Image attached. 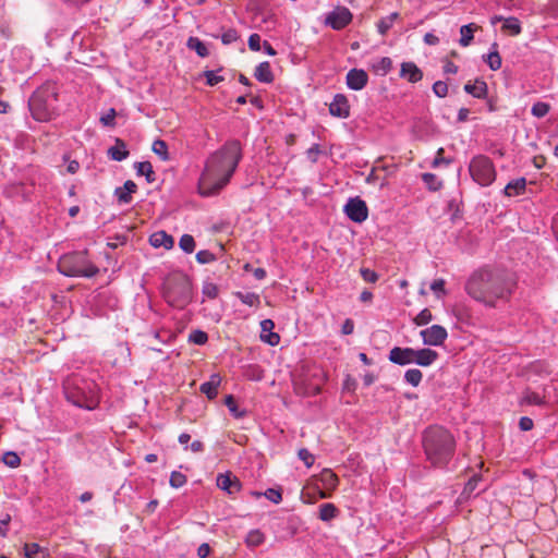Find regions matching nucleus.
Segmentation results:
<instances>
[{"instance_id":"6ab92c4d","label":"nucleus","mask_w":558,"mask_h":558,"mask_svg":"<svg viewBox=\"0 0 558 558\" xmlns=\"http://www.w3.org/2000/svg\"><path fill=\"white\" fill-rule=\"evenodd\" d=\"M438 356L439 355L436 351L428 348L420 350L414 349V363L423 367L432 365L438 359Z\"/></svg>"},{"instance_id":"8fccbe9b","label":"nucleus","mask_w":558,"mask_h":558,"mask_svg":"<svg viewBox=\"0 0 558 558\" xmlns=\"http://www.w3.org/2000/svg\"><path fill=\"white\" fill-rule=\"evenodd\" d=\"M143 175L146 178L148 183L156 181L155 172L149 161H142V177Z\"/></svg>"},{"instance_id":"c9c22d12","label":"nucleus","mask_w":558,"mask_h":558,"mask_svg":"<svg viewBox=\"0 0 558 558\" xmlns=\"http://www.w3.org/2000/svg\"><path fill=\"white\" fill-rule=\"evenodd\" d=\"M202 293L208 299H216L219 294L218 286L211 281L205 280L202 287Z\"/></svg>"},{"instance_id":"680f3d73","label":"nucleus","mask_w":558,"mask_h":558,"mask_svg":"<svg viewBox=\"0 0 558 558\" xmlns=\"http://www.w3.org/2000/svg\"><path fill=\"white\" fill-rule=\"evenodd\" d=\"M524 401L529 404L538 405L542 403V398L536 392H527L524 397Z\"/></svg>"},{"instance_id":"2f4dec72","label":"nucleus","mask_w":558,"mask_h":558,"mask_svg":"<svg viewBox=\"0 0 558 558\" xmlns=\"http://www.w3.org/2000/svg\"><path fill=\"white\" fill-rule=\"evenodd\" d=\"M234 295L244 304L248 306H258L260 303L259 295L254 292L238 291Z\"/></svg>"},{"instance_id":"a878e982","label":"nucleus","mask_w":558,"mask_h":558,"mask_svg":"<svg viewBox=\"0 0 558 558\" xmlns=\"http://www.w3.org/2000/svg\"><path fill=\"white\" fill-rule=\"evenodd\" d=\"M526 189V180L525 178H519L510 181L504 189V194L506 196H518L525 192Z\"/></svg>"},{"instance_id":"603ef678","label":"nucleus","mask_w":558,"mask_h":558,"mask_svg":"<svg viewBox=\"0 0 558 558\" xmlns=\"http://www.w3.org/2000/svg\"><path fill=\"white\" fill-rule=\"evenodd\" d=\"M433 92L434 94L439 97L444 98L448 94V85L444 81H437L433 84Z\"/></svg>"},{"instance_id":"79ce46f5","label":"nucleus","mask_w":558,"mask_h":558,"mask_svg":"<svg viewBox=\"0 0 558 558\" xmlns=\"http://www.w3.org/2000/svg\"><path fill=\"white\" fill-rule=\"evenodd\" d=\"M550 110V106L546 102L538 101L533 105L531 113L536 118L545 117Z\"/></svg>"},{"instance_id":"9d476101","label":"nucleus","mask_w":558,"mask_h":558,"mask_svg":"<svg viewBox=\"0 0 558 558\" xmlns=\"http://www.w3.org/2000/svg\"><path fill=\"white\" fill-rule=\"evenodd\" d=\"M344 213L352 221L361 223L367 219L368 208L363 199L354 197L345 204Z\"/></svg>"},{"instance_id":"a19ab883","label":"nucleus","mask_w":558,"mask_h":558,"mask_svg":"<svg viewBox=\"0 0 558 558\" xmlns=\"http://www.w3.org/2000/svg\"><path fill=\"white\" fill-rule=\"evenodd\" d=\"M392 66V61L388 57L380 58L375 64L374 69L377 73L385 75Z\"/></svg>"},{"instance_id":"0e129e2a","label":"nucleus","mask_w":558,"mask_h":558,"mask_svg":"<svg viewBox=\"0 0 558 558\" xmlns=\"http://www.w3.org/2000/svg\"><path fill=\"white\" fill-rule=\"evenodd\" d=\"M354 330V323L352 319L347 318L341 327V332L343 335H351Z\"/></svg>"},{"instance_id":"393cba45","label":"nucleus","mask_w":558,"mask_h":558,"mask_svg":"<svg viewBox=\"0 0 558 558\" xmlns=\"http://www.w3.org/2000/svg\"><path fill=\"white\" fill-rule=\"evenodd\" d=\"M108 157L116 161H122L129 156V150L126 149V144L120 140H116V145L111 146L107 150Z\"/></svg>"},{"instance_id":"423d86ee","label":"nucleus","mask_w":558,"mask_h":558,"mask_svg":"<svg viewBox=\"0 0 558 558\" xmlns=\"http://www.w3.org/2000/svg\"><path fill=\"white\" fill-rule=\"evenodd\" d=\"M58 87L53 82H46L31 96L28 107L36 121L48 122L57 116Z\"/></svg>"},{"instance_id":"3c124183","label":"nucleus","mask_w":558,"mask_h":558,"mask_svg":"<svg viewBox=\"0 0 558 558\" xmlns=\"http://www.w3.org/2000/svg\"><path fill=\"white\" fill-rule=\"evenodd\" d=\"M445 284L446 281L441 278L434 280L430 284V289L436 293L438 299L446 295Z\"/></svg>"},{"instance_id":"58836bf2","label":"nucleus","mask_w":558,"mask_h":558,"mask_svg":"<svg viewBox=\"0 0 558 558\" xmlns=\"http://www.w3.org/2000/svg\"><path fill=\"white\" fill-rule=\"evenodd\" d=\"M397 17H398V13H391L390 15H388V16H386V17H384V19H381V20L378 22V24H377L378 32H379L380 34H386V33L390 29V27H391V25H392L393 21H395Z\"/></svg>"},{"instance_id":"c85d7f7f","label":"nucleus","mask_w":558,"mask_h":558,"mask_svg":"<svg viewBox=\"0 0 558 558\" xmlns=\"http://www.w3.org/2000/svg\"><path fill=\"white\" fill-rule=\"evenodd\" d=\"M339 515V509L330 502L319 506L318 518L324 522H329Z\"/></svg>"},{"instance_id":"052dcab7","label":"nucleus","mask_w":558,"mask_h":558,"mask_svg":"<svg viewBox=\"0 0 558 558\" xmlns=\"http://www.w3.org/2000/svg\"><path fill=\"white\" fill-rule=\"evenodd\" d=\"M482 31V27L475 23H469L460 27V35H473Z\"/></svg>"},{"instance_id":"f704fd0d","label":"nucleus","mask_w":558,"mask_h":558,"mask_svg":"<svg viewBox=\"0 0 558 558\" xmlns=\"http://www.w3.org/2000/svg\"><path fill=\"white\" fill-rule=\"evenodd\" d=\"M423 374L418 368H410L404 374V379L407 383L416 387L422 381Z\"/></svg>"},{"instance_id":"f3484780","label":"nucleus","mask_w":558,"mask_h":558,"mask_svg":"<svg viewBox=\"0 0 558 558\" xmlns=\"http://www.w3.org/2000/svg\"><path fill=\"white\" fill-rule=\"evenodd\" d=\"M275 327V323L271 319H264L260 323L262 333L260 339L262 341L268 343L269 345H277L280 342V336L277 332H272L271 330Z\"/></svg>"},{"instance_id":"2eb2a0df","label":"nucleus","mask_w":558,"mask_h":558,"mask_svg":"<svg viewBox=\"0 0 558 558\" xmlns=\"http://www.w3.org/2000/svg\"><path fill=\"white\" fill-rule=\"evenodd\" d=\"M345 80L350 89L361 90L366 86L368 82V75L362 69H352L348 72Z\"/></svg>"},{"instance_id":"5701e85b","label":"nucleus","mask_w":558,"mask_h":558,"mask_svg":"<svg viewBox=\"0 0 558 558\" xmlns=\"http://www.w3.org/2000/svg\"><path fill=\"white\" fill-rule=\"evenodd\" d=\"M221 383V377L219 374H213L208 381H205L201 385L199 390L202 393L206 395L209 400H213L218 395V387Z\"/></svg>"},{"instance_id":"e433bc0d","label":"nucleus","mask_w":558,"mask_h":558,"mask_svg":"<svg viewBox=\"0 0 558 558\" xmlns=\"http://www.w3.org/2000/svg\"><path fill=\"white\" fill-rule=\"evenodd\" d=\"M482 481V475L480 474H474L469 481L468 483L465 484L464 488H463V492H462V495L465 496V497H470L474 492L475 489L477 488V485L478 483Z\"/></svg>"},{"instance_id":"e2e57ef3","label":"nucleus","mask_w":558,"mask_h":558,"mask_svg":"<svg viewBox=\"0 0 558 558\" xmlns=\"http://www.w3.org/2000/svg\"><path fill=\"white\" fill-rule=\"evenodd\" d=\"M533 425V420L527 416H523L519 421V427L524 432L531 430Z\"/></svg>"},{"instance_id":"09e8293b","label":"nucleus","mask_w":558,"mask_h":558,"mask_svg":"<svg viewBox=\"0 0 558 558\" xmlns=\"http://www.w3.org/2000/svg\"><path fill=\"white\" fill-rule=\"evenodd\" d=\"M196 260L199 263V264H209L214 260H216V256L214 253H211L210 251L208 250H202V251H198L196 253Z\"/></svg>"},{"instance_id":"5fc2aeb1","label":"nucleus","mask_w":558,"mask_h":558,"mask_svg":"<svg viewBox=\"0 0 558 558\" xmlns=\"http://www.w3.org/2000/svg\"><path fill=\"white\" fill-rule=\"evenodd\" d=\"M3 462L11 468H16L21 464V459L15 452L9 451L3 456Z\"/></svg>"},{"instance_id":"7c9ffc66","label":"nucleus","mask_w":558,"mask_h":558,"mask_svg":"<svg viewBox=\"0 0 558 558\" xmlns=\"http://www.w3.org/2000/svg\"><path fill=\"white\" fill-rule=\"evenodd\" d=\"M264 541H265V535L258 529L251 530L245 537V544L248 547H257V546L262 545L264 543Z\"/></svg>"},{"instance_id":"72a5a7b5","label":"nucleus","mask_w":558,"mask_h":558,"mask_svg":"<svg viewBox=\"0 0 558 558\" xmlns=\"http://www.w3.org/2000/svg\"><path fill=\"white\" fill-rule=\"evenodd\" d=\"M179 246L183 252L191 254L194 252L196 243L191 234H183L180 238Z\"/></svg>"},{"instance_id":"69168bd1","label":"nucleus","mask_w":558,"mask_h":558,"mask_svg":"<svg viewBox=\"0 0 558 558\" xmlns=\"http://www.w3.org/2000/svg\"><path fill=\"white\" fill-rule=\"evenodd\" d=\"M210 550H211L210 546L207 543H203L197 548V556L199 558H206L209 556Z\"/></svg>"},{"instance_id":"aec40b11","label":"nucleus","mask_w":558,"mask_h":558,"mask_svg":"<svg viewBox=\"0 0 558 558\" xmlns=\"http://www.w3.org/2000/svg\"><path fill=\"white\" fill-rule=\"evenodd\" d=\"M137 192V184L128 180L123 186H119L114 191V195L120 204H129L132 199V194Z\"/></svg>"},{"instance_id":"39448f33","label":"nucleus","mask_w":558,"mask_h":558,"mask_svg":"<svg viewBox=\"0 0 558 558\" xmlns=\"http://www.w3.org/2000/svg\"><path fill=\"white\" fill-rule=\"evenodd\" d=\"M162 296L171 307L185 308L194 296L191 278L180 270L170 272L162 282Z\"/></svg>"},{"instance_id":"cd10ccee","label":"nucleus","mask_w":558,"mask_h":558,"mask_svg":"<svg viewBox=\"0 0 558 558\" xmlns=\"http://www.w3.org/2000/svg\"><path fill=\"white\" fill-rule=\"evenodd\" d=\"M484 58L490 70L497 71L501 68V57L498 51L497 43L492 45L489 53Z\"/></svg>"},{"instance_id":"1a4fd4ad","label":"nucleus","mask_w":558,"mask_h":558,"mask_svg":"<svg viewBox=\"0 0 558 558\" xmlns=\"http://www.w3.org/2000/svg\"><path fill=\"white\" fill-rule=\"evenodd\" d=\"M352 21V13L345 7H337L326 15L325 24L335 31H341Z\"/></svg>"},{"instance_id":"774afa93","label":"nucleus","mask_w":558,"mask_h":558,"mask_svg":"<svg viewBox=\"0 0 558 558\" xmlns=\"http://www.w3.org/2000/svg\"><path fill=\"white\" fill-rule=\"evenodd\" d=\"M444 72L446 74H456L458 72V66L453 62L447 60L444 65Z\"/></svg>"},{"instance_id":"f8f14e48","label":"nucleus","mask_w":558,"mask_h":558,"mask_svg":"<svg viewBox=\"0 0 558 558\" xmlns=\"http://www.w3.org/2000/svg\"><path fill=\"white\" fill-rule=\"evenodd\" d=\"M329 113L332 117L347 119L350 117V105L345 95L336 94L329 104Z\"/></svg>"},{"instance_id":"bb28decb","label":"nucleus","mask_w":558,"mask_h":558,"mask_svg":"<svg viewBox=\"0 0 558 558\" xmlns=\"http://www.w3.org/2000/svg\"><path fill=\"white\" fill-rule=\"evenodd\" d=\"M254 76L262 83H271L274 81V74L271 72L269 62H260L255 69Z\"/></svg>"},{"instance_id":"338daca9","label":"nucleus","mask_w":558,"mask_h":558,"mask_svg":"<svg viewBox=\"0 0 558 558\" xmlns=\"http://www.w3.org/2000/svg\"><path fill=\"white\" fill-rule=\"evenodd\" d=\"M260 38L262 37H248V47L253 51H258L260 49Z\"/></svg>"},{"instance_id":"c03bdc74","label":"nucleus","mask_w":558,"mask_h":558,"mask_svg":"<svg viewBox=\"0 0 558 558\" xmlns=\"http://www.w3.org/2000/svg\"><path fill=\"white\" fill-rule=\"evenodd\" d=\"M26 558H35L44 548L37 543H26L23 547Z\"/></svg>"},{"instance_id":"0eeeda50","label":"nucleus","mask_w":558,"mask_h":558,"mask_svg":"<svg viewBox=\"0 0 558 558\" xmlns=\"http://www.w3.org/2000/svg\"><path fill=\"white\" fill-rule=\"evenodd\" d=\"M58 270L66 277L92 278L99 268L92 262L87 251H76L62 255L58 262Z\"/></svg>"},{"instance_id":"20e7f679","label":"nucleus","mask_w":558,"mask_h":558,"mask_svg":"<svg viewBox=\"0 0 558 558\" xmlns=\"http://www.w3.org/2000/svg\"><path fill=\"white\" fill-rule=\"evenodd\" d=\"M68 401L76 407L92 410L99 403V388L94 379L72 374L63 381Z\"/></svg>"},{"instance_id":"4d7b16f0","label":"nucleus","mask_w":558,"mask_h":558,"mask_svg":"<svg viewBox=\"0 0 558 558\" xmlns=\"http://www.w3.org/2000/svg\"><path fill=\"white\" fill-rule=\"evenodd\" d=\"M225 404L228 407V409L230 410V412L235 416V417H241L243 416V413L242 412H238V407H236V402H235V399L232 395H228L225 399Z\"/></svg>"},{"instance_id":"9b49d317","label":"nucleus","mask_w":558,"mask_h":558,"mask_svg":"<svg viewBox=\"0 0 558 558\" xmlns=\"http://www.w3.org/2000/svg\"><path fill=\"white\" fill-rule=\"evenodd\" d=\"M423 343L428 345H441L448 337V332L445 327L440 325H433L420 332Z\"/></svg>"},{"instance_id":"37998d69","label":"nucleus","mask_w":558,"mask_h":558,"mask_svg":"<svg viewBox=\"0 0 558 558\" xmlns=\"http://www.w3.org/2000/svg\"><path fill=\"white\" fill-rule=\"evenodd\" d=\"M433 320V314L428 308L422 310L416 317L413 319L414 324L417 326H424L429 324Z\"/></svg>"},{"instance_id":"6e6552de","label":"nucleus","mask_w":558,"mask_h":558,"mask_svg":"<svg viewBox=\"0 0 558 558\" xmlns=\"http://www.w3.org/2000/svg\"><path fill=\"white\" fill-rule=\"evenodd\" d=\"M469 172L472 180L481 186L492 185L497 177L493 160L485 155H476L471 159Z\"/></svg>"},{"instance_id":"864d4df0","label":"nucleus","mask_w":558,"mask_h":558,"mask_svg":"<svg viewBox=\"0 0 558 558\" xmlns=\"http://www.w3.org/2000/svg\"><path fill=\"white\" fill-rule=\"evenodd\" d=\"M263 495L274 504H280L282 500V493L280 489L268 488Z\"/></svg>"},{"instance_id":"bf43d9fd","label":"nucleus","mask_w":558,"mask_h":558,"mask_svg":"<svg viewBox=\"0 0 558 558\" xmlns=\"http://www.w3.org/2000/svg\"><path fill=\"white\" fill-rule=\"evenodd\" d=\"M360 274L366 282L375 283L378 280V275L369 268H361Z\"/></svg>"},{"instance_id":"4468645a","label":"nucleus","mask_w":558,"mask_h":558,"mask_svg":"<svg viewBox=\"0 0 558 558\" xmlns=\"http://www.w3.org/2000/svg\"><path fill=\"white\" fill-rule=\"evenodd\" d=\"M217 486L227 492L229 495L235 494L240 492L241 489V482L240 480L232 475V473H221L217 476Z\"/></svg>"},{"instance_id":"473e14b6","label":"nucleus","mask_w":558,"mask_h":558,"mask_svg":"<svg viewBox=\"0 0 558 558\" xmlns=\"http://www.w3.org/2000/svg\"><path fill=\"white\" fill-rule=\"evenodd\" d=\"M151 149L162 161L169 159L168 145L165 141L156 140L153 143Z\"/></svg>"},{"instance_id":"6e6d98bb","label":"nucleus","mask_w":558,"mask_h":558,"mask_svg":"<svg viewBox=\"0 0 558 558\" xmlns=\"http://www.w3.org/2000/svg\"><path fill=\"white\" fill-rule=\"evenodd\" d=\"M299 458L304 462V464L310 468L315 462V457L307 449L302 448L298 452Z\"/></svg>"},{"instance_id":"f257e3e1","label":"nucleus","mask_w":558,"mask_h":558,"mask_svg":"<svg viewBox=\"0 0 558 558\" xmlns=\"http://www.w3.org/2000/svg\"><path fill=\"white\" fill-rule=\"evenodd\" d=\"M243 157L240 141H227L218 150L213 153L205 165L198 181L202 196L217 195L231 180Z\"/></svg>"},{"instance_id":"a18cd8bd","label":"nucleus","mask_w":558,"mask_h":558,"mask_svg":"<svg viewBox=\"0 0 558 558\" xmlns=\"http://www.w3.org/2000/svg\"><path fill=\"white\" fill-rule=\"evenodd\" d=\"M186 476L183 473L173 471L170 475L169 483L173 488H180L186 483Z\"/></svg>"},{"instance_id":"4be33fe9","label":"nucleus","mask_w":558,"mask_h":558,"mask_svg":"<svg viewBox=\"0 0 558 558\" xmlns=\"http://www.w3.org/2000/svg\"><path fill=\"white\" fill-rule=\"evenodd\" d=\"M464 92L475 98L484 99L487 97L488 87L485 81L477 78L474 83L468 82L464 85Z\"/></svg>"},{"instance_id":"dca6fc26","label":"nucleus","mask_w":558,"mask_h":558,"mask_svg":"<svg viewBox=\"0 0 558 558\" xmlns=\"http://www.w3.org/2000/svg\"><path fill=\"white\" fill-rule=\"evenodd\" d=\"M492 24H500L499 29H495V32L499 31L501 33H509V35H517L521 32L520 22L515 17L504 19L501 16H494L492 19Z\"/></svg>"},{"instance_id":"a211bd4d","label":"nucleus","mask_w":558,"mask_h":558,"mask_svg":"<svg viewBox=\"0 0 558 558\" xmlns=\"http://www.w3.org/2000/svg\"><path fill=\"white\" fill-rule=\"evenodd\" d=\"M400 76L410 83H417L423 78V72L414 62H403Z\"/></svg>"},{"instance_id":"de8ad7c7","label":"nucleus","mask_w":558,"mask_h":558,"mask_svg":"<svg viewBox=\"0 0 558 558\" xmlns=\"http://www.w3.org/2000/svg\"><path fill=\"white\" fill-rule=\"evenodd\" d=\"M117 111L114 108H110L106 114L100 117V122L104 126L113 128L116 125Z\"/></svg>"},{"instance_id":"4c0bfd02","label":"nucleus","mask_w":558,"mask_h":558,"mask_svg":"<svg viewBox=\"0 0 558 558\" xmlns=\"http://www.w3.org/2000/svg\"><path fill=\"white\" fill-rule=\"evenodd\" d=\"M422 180L432 191H437L442 186L441 181H439L434 173H423Z\"/></svg>"},{"instance_id":"ea45409f","label":"nucleus","mask_w":558,"mask_h":558,"mask_svg":"<svg viewBox=\"0 0 558 558\" xmlns=\"http://www.w3.org/2000/svg\"><path fill=\"white\" fill-rule=\"evenodd\" d=\"M189 341L194 344L203 345L208 341V335L203 330L196 329L190 333Z\"/></svg>"},{"instance_id":"13d9d810","label":"nucleus","mask_w":558,"mask_h":558,"mask_svg":"<svg viewBox=\"0 0 558 558\" xmlns=\"http://www.w3.org/2000/svg\"><path fill=\"white\" fill-rule=\"evenodd\" d=\"M444 148H439L437 150V154H436V157L434 158L433 162H432V167L433 168H437L439 167L440 165H450L451 163V159H447L445 158L444 156Z\"/></svg>"},{"instance_id":"7ed1b4c3","label":"nucleus","mask_w":558,"mask_h":558,"mask_svg":"<svg viewBox=\"0 0 558 558\" xmlns=\"http://www.w3.org/2000/svg\"><path fill=\"white\" fill-rule=\"evenodd\" d=\"M425 460L430 468L441 471H452L451 465L457 450L453 434L441 425L426 427L421 437Z\"/></svg>"},{"instance_id":"412c9836","label":"nucleus","mask_w":558,"mask_h":558,"mask_svg":"<svg viewBox=\"0 0 558 558\" xmlns=\"http://www.w3.org/2000/svg\"><path fill=\"white\" fill-rule=\"evenodd\" d=\"M149 243L156 248L163 247L170 250L174 245V240L166 231H157L149 236Z\"/></svg>"},{"instance_id":"f03ea898","label":"nucleus","mask_w":558,"mask_h":558,"mask_svg":"<svg viewBox=\"0 0 558 558\" xmlns=\"http://www.w3.org/2000/svg\"><path fill=\"white\" fill-rule=\"evenodd\" d=\"M514 286L515 282L509 278L506 271L485 266L469 277L464 289L476 302L495 307L499 301H509Z\"/></svg>"},{"instance_id":"ddd939ff","label":"nucleus","mask_w":558,"mask_h":558,"mask_svg":"<svg viewBox=\"0 0 558 558\" xmlns=\"http://www.w3.org/2000/svg\"><path fill=\"white\" fill-rule=\"evenodd\" d=\"M389 361L397 365H408L414 363V349L393 347L388 356Z\"/></svg>"},{"instance_id":"49530a36","label":"nucleus","mask_w":558,"mask_h":558,"mask_svg":"<svg viewBox=\"0 0 558 558\" xmlns=\"http://www.w3.org/2000/svg\"><path fill=\"white\" fill-rule=\"evenodd\" d=\"M203 76L206 78V84L208 86H215L217 84H219L220 82H222L225 78L223 76L221 75H218L215 71L213 70H207L203 73Z\"/></svg>"},{"instance_id":"b1692460","label":"nucleus","mask_w":558,"mask_h":558,"mask_svg":"<svg viewBox=\"0 0 558 558\" xmlns=\"http://www.w3.org/2000/svg\"><path fill=\"white\" fill-rule=\"evenodd\" d=\"M315 478L329 492L335 490L339 483L338 476L330 469H324Z\"/></svg>"},{"instance_id":"c756f323","label":"nucleus","mask_w":558,"mask_h":558,"mask_svg":"<svg viewBox=\"0 0 558 558\" xmlns=\"http://www.w3.org/2000/svg\"><path fill=\"white\" fill-rule=\"evenodd\" d=\"M189 49L194 50L201 58L209 56L208 47L198 37H189L186 43Z\"/></svg>"}]
</instances>
